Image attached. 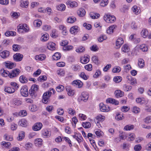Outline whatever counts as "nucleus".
<instances>
[{"label": "nucleus", "mask_w": 151, "mask_h": 151, "mask_svg": "<svg viewBox=\"0 0 151 151\" xmlns=\"http://www.w3.org/2000/svg\"><path fill=\"white\" fill-rule=\"evenodd\" d=\"M19 69H16L12 71L11 73L4 69L0 70V74L3 77H6L9 76L10 78H13L18 76L20 73Z\"/></svg>", "instance_id": "nucleus-1"}, {"label": "nucleus", "mask_w": 151, "mask_h": 151, "mask_svg": "<svg viewBox=\"0 0 151 151\" xmlns=\"http://www.w3.org/2000/svg\"><path fill=\"white\" fill-rule=\"evenodd\" d=\"M39 88L38 86L36 84L32 85L29 91L30 95L32 97H35L36 96V93Z\"/></svg>", "instance_id": "nucleus-2"}, {"label": "nucleus", "mask_w": 151, "mask_h": 151, "mask_svg": "<svg viewBox=\"0 0 151 151\" xmlns=\"http://www.w3.org/2000/svg\"><path fill=\"white\" fill-rule=\"evenodd\" d=\"M105 21L108 23H113L116 20L115 17L112 15H110L108 14L105 15L104 17Z\"/></svg>", "instance_id": "nucleus-3"}, {"label": "nucleus", "mask_w": 151, "mask_h": 151, "mask_svg": "<svg viewBox=\"0 0 151 151\" xmlns=\"http://www.w3.org/2000/svg\"><path fill=\"white\" fill-rule=\"evenodd\" d=\"M141 35L144 38H148L151 39V33H148V31L146 29H143L141 32Z\"/></svg>", "instance_id": "nucleus-4"}, {"label": "nucleus", "mask_w": 151, "mask_h": 151, "mask_svg": "<svg viewBox=\"0 0 151 151\" xmlns=\"http://www.w3.org/2000/svg\"><path fill=\"white\" fill-rule=\"evenodd\" d=\"M18 27V31L19 32L24 31L27 32L29 30V28L27 27V25L26 24H20Z\"/></svg>", "instance_id": "nucleus-5"}, {"label": "nucleus", "mask_w": 151, "mask_h": 151, "mask_svg": "<svg viewBox=\"0 0 151 151\" xmlns=\"http://www.w3.org/2000/svg\"><path fill=\"white\" fill-rule=\"evenodd\" d=\"M88 93L86 92H83L82 93L81 95L79 97V99L84 102H86L88 100Z\"/></svg>", "instance_id": "nucleus-6"}, {"label": "nucleus", "mask_w": 151, "mask_h": 151, "mask_svg": "<svg viewBox=\"0 0 151 151\" xmlns=\"http://www.w3.org/2000/svg\"><path fill=\"white\" fill-rule=\"evenodd\" d=\"M20 93L22 96L27 97L28 95L27 87L26 86H23L20 90Z\"/></svg>", "instance_id": "nucleus-7"}, {"label": "nucleus", "mask_w": 151, "mask_h": 151, "mask_svg": "<svg viewBox=\"0 0 151 151\" xmlns=\"http://www.w3.org/2000/svg\"><path fill=\"white\" fill-rule=\"evenodd\" d=\"M126 78L127 80V82L132 85H134L137 83L136 79L133 78H132L130 76H127Z\"/></svg>", "instance_id": "nucleus-8"}, {"label": "nucleus", "mask_w": 151, "mask_h": 151, "mask_svg": "<svg viewBox=\"0 0 151 151\" xmlns=\"http://www.w3.org/2000/svg\"><path fill=\"white\" fill-rule=\"evenodd\" d=\"M100 108L101 110L103 112H107L109 110V107L102 103L100 104Z\"/></svg>", "instance_id": "nucleus-9"}, {"label": "nucleus", "mask_w": 151, "mask_h": 151, "mask_svg": "<svg viewBox=\"0 0 151 151\" xmlns=\"http://www.w3.org/2000/svg\"><path fill=\"white\" fill-rule=\"evenodd\" d=\"M73 137L76 139L79 143L82 142L83 138L81 134L77 133H75V134L73 136Z\"/></svg>", "instance_id": "nucleus-10"}, {"label": "nucleus", "mask_w": 151, "mask_h": 151, "mask_svg": "<svg viewBox=\"0 0 151 151\" xmlns=\"http://www.w3.org/2000/svg\"><path fill=\"white\" fill-rule=\"evenodd\" d=\"M23 55L19 53H17L13 56L14 60L16 61H19L22 60Z\"/></svg>", "instance_id": "nucleus-11"}, {"label": "nucleus", "mask_w": 151, "mask_h": 151, "mask_svg": "<svg viewBox=\"0 0 151 151\" xmlns=\"http://www.w3.org/2000/svg\"><path fill=\"white\" fill-rule=\"evenodd\" d=\"M72 83L74 86H77L78 88H81L83 85V83L79 80H74L72 82Z\"/></svg>", "instance_id": "nucleus-12"}, {"label": "nucleus", "mask_w": 151, "mask_h": 151, "mask_svg": "<svg viewBox=\"0 0 151 151\" xmlns=\"http://www.w3.org/2000/svg\"><path fill=\"white\" fill-rule=\"evenodd\" d=\"M42 124L41 123H37L35 124L32 127L33 130L37 131L40 130L42 127Z\"/></svg>", "instance_id": "nucleus-13"}, {"label": "nucleus", "mask_w": 151, "mask_h": 151, "mask_svg": "<svg viewBox=\"0 0 151 151\" xmlns=\"http://www.w3.org/2000/svg\"><path fill=\"white\" fill-rule=\"evenodd\" d=\"M117 26L115 25H113L110 26L107 30V33L110 34L114 32V29L116 28Z\"/></svg>", "instance_id": "nucleus-14"}, {"label": "nucleus", "mask_w": 151, "mask_h": 151, "mask_svg": "<svg viewBox=\"0 0 151 151\" xmlns=\"http://www.w3.org/2000/svg\"><path fill=\"white\" fill-rule=\"evenodd\" d=\"M9 55V52L7 50H4L0 53V56L4 59L8 57Z\"/></svg>", "instance_id": "nucleus-15"}, {"label": "nucleus", "mask_w": 151, "mask_h": 151, "mask_svg": "<svg viewBox=\"0 0 151 151\" xmlns=\"http://www.w3.org/2000/svg\"><path fill=\"white\" fill-rule=\"evenodd\" d=\"M42 134L44 137L47 138L50 136L51 133L47 129H44L42 130Z\"/></svg>", "instance_id": "nucleus-16"}, {"label": "nucleus", "mask_w": 151, "mask_h": 151, "mask_svg": "<svg viewBox=\"0 0 151 151\" xmlns=\"http://www.w3.org/2000/svg\"><path fill=\"white\" fill-rule=\"evenodd\" d=\"M4 91L5 92L9 93H11L14 92L15 90L14 88L6 87L5 88Z\"/></svg>", "instance_id": "nucleus-17"}, {"label": "nucleus", "mask_w": 151, "mask_h": 151, "mask_svg": "<svg viewBox=\"0 0 151 151\" xmlns=\"http://www.w3.org/2000/svg\"><path fill=\"white\" fill-rule=\"evenodd\" d=\"M106 101L107 103H109L114 104L115 105H117L119 104L118 101L116 100L115 99L112 98H108L106 100Z\"/></svg>", "instance_id": "nucleus-18"}, {"label": "nucleus", "mask_w": 151, "mask_h": 151, "mask_svg": "<svg viewBox=\"0 0 151 151\" xmlns=\"http://www.w3.org/2000/svg\"><path fill=\"white\" fill-rule=\"evenodd\" d=\"M78 27L76 26H75L71 27L70 29V32L72 34H76L79 31Z\"/></svg>", "instance_id": "nucleus-19"}, {"label": "nucleus", "mask_w": 151, "mask_h": 151, "mask_svg": "<svg viewBox=\"0 0 151 151\" xmlns=\"http://www.w3.org/2000/svg\"><path fill=\"white\" fill-rule=\"evenodd\" d=\"M4 64L7 68L9 69H12L15 66V65L14 63L10 61L4 62Z\"/></svg>", "instance_id": "nucleus-20"}, {"label": "nucleus", "mask_w": 151, "mask_h": 151, "mask_svg": "<svg viewBox=\"0 0 151 151\" xmlns=\"http://www.w3.org/2000/svg\"><path fill=\"white\" fill-rule=\"evenodd\" d=\"M55 44L53 42H50L47 45V47L48 49L51 50H54L55 49Z\"/></svg>", "instance_id": "nucleus-21"}, {"label": "nucleus", "mask_w": 151, "mask_h": 151, "mask_svg": "<svg viewBox=\"0 0 151 151\" xmlns=\"http://www.w3.org/2000/svg\"><path fill=\"white\" fill-rule=\"evenodd\" d=\"M115 96L117 98L122 97L124 95V92L120 90H116L114 92Z\"/></svg>", "instance_id": "nucleus-22"}, {"label": "nucleus", "mask_w": 151, "mask_h": 151, "mask_svg": "<svg viewBox=\"0 0 151 151\" xmlns=\"http://www.w3.org/2000/svg\"><path fill=\"white\" fill-rule=\"evenodd\" d=\"M88 56V55H85L83 57L81 58L80 60L81 63L83 64L87 63L89 61V59Z\"/></svg>", "instance_id": "nucleus-23"}, {"label": "nucleus", "mask_w": 151, "mask_h": 151, "mask_svg": "<svg viewBox=\"0 0 151 151\" xmlns=\"http://www.w3.org/2000/svg\"><path fill=\"white\" fill-rule=\"evenodd\" d=\"M123 43L124 41L122 38H119L117 39L116 42V46L117 48H119Z\"/></svg>", "instance_id": "nucleus-24"}, {"label": "nucleus", "mask_w": 151, "mask_h": 151, "mask_svg": "<svg viewBox=\"0 0 151 151\" xmlns=\"http://www.w3.org/2000/svg\"><path fill=\"white\" fill-rule=\"evenodd\" d=\"M66 4L67 5H69L71 7H77L78 6L77 3L76 1H68Z\"/></svg>", "instance_id": "nucleus-25"}, {"label": "nucleus", "mask_w": 151, "mask_h": 151, "mask_svg": "<svg viewBox=\"0 0 151 151\" xmlns=\"http://www.w3.org/2000/svg\"><path fill=\"white\" fill-rule=\"evenodd\" d=\"M46 58L45 55L44 54H41L35 56V59L37 60H43Z\"/></svg>", "instance_id": "nucleus-26"}, {"label": "nucleus", "mask_w": 151, "mask_h": 151, "mask_svg": "<svg viewBox=\"0 0 151 151\" xmlns=\"http://www.w3.org/2000/svg\"><path fill=\"white\" fill-rule=\"evenodd\" d=\"M105 117L104 116H102L101 115H99L96 118V120H95V122L98 123L100 121H103L105 119Z\"/></svg>", "instance_id": "nucleus-27"}, {"label": "nucleus", "mask_w": 151, "mask_h": 151, "mask_svg": "<svg viewBox=\"0 0 151 151\" xmlns=\"http://www.w3.org/2000/svg\"><path fill=\"white\" fill-rule=\"evenodd\" d=\"M77 13L79 16L83 17L85 14V11L84 9L80 8L78 10Z\"/></svg>", "instance_id": "nucleus-28"}, {"label": "nucleus", "mask_w": 151, "mask_h": 151, "mask_svg": "<svg viewBox=\"0 0 151 151\" xmlns=\"http://www.w3.org/2000/svg\"><path fill=\"white\" fill-rule=\"evenodd\" d=\"M19 124L22 126L25 127L27 125V122L25 119H22L19 121Z\"/></svg>", "instance_id": "nucleus-29"}, {"label": "nucleus", "mask_w": 151, "mask_h": 151, "mask_svg": "<svg viewBox=\"0 0 151 151\" xmlns=\"http://www.w3.org/2000/svg\"><path fill=\"white\" fill-rule=\"evenodd\" d=\"M67 112L69 114L72 116H74L76 114L75 109L71 108H69L68 109Z\"/></svg>", "instance_id": "nucleus-30"}, {"label": "nucleus", "mask_w": 151, "mask_h": 151, "mask_svg": "<svg viewBox=\"0 0 151 151\" xmlns=\"http://www.w3.org/2000/svg\"><path fill=\"white\" fill-rule=\"evenodd\" d=\"M61 57L60 53L59 52H56L52 56V58L54 60H57L60 59Z\"/></svg>", "instance_id": "nucleus-31"}, {"label": "nucleus", "mask_w": 151, "mask_h": 151, "mask_svg": "<svg viewBox=\"0 0 151 151\" xmlns=\"http://www.w3.org/2000/svg\"><path fill=\"white\" fill-rule=\"evenodd\" d=\"M76 20V18L74 17H69L67 19V22L69 23H73Z\"/></svg>", "instance_id": "nucleus-32"}, {"label": "nucleus", "mask_w": 151, "mask_h": 151, "mask_svg": "<svg viewBox=\"0 0 151 151\" xmlns=\"http://www.w3.org/2000/svg\"><path fill=\"white\" fill-rule=\"evenodd\" d=\"M1 144L3 147L5 148H8L11 147V145L10 142L4 141L2 142Z\"/></svg>", "instance_id": "nucleus-33"}, {"label": "nucleus", "mask_w": 151, "mask_h": 151, "mask_svg": "<svg viewBox=\"0 0 151 151\" xmlns=\"http://www.w3.org/2000/svg\"><path fill=\"white\" fill-rule=\"evenodd\" d=\"M71 67L72 70L75 71H79L81 69V67L78 65H72Z\"/></svg>", "instance_id": "nucleus-34"}, {"label": "nucleus", "mask_w": 151, "mask_h": 151, "mask_svg": "<svg viewBox=\"0 0 151 151\" xmlns=\"http://www.w3.org/2000/svg\"><path fill=\"white\" fill-rule=\"evenodd\" d=\"M90 15L92 19L98 18L100 16V15L99 14L96 13L94 12L90 13Z\"/></svg>", "instance_id": "nucleus-35"}, {"label": "nucleus", "mask_w": 151, "mask_h": 151, "mask_svg": "<svg viewBox=\"0 0 151 151\" xmlns=\"http://www.w3.org/2000/svg\"><path fill=\"white\" fill-rule=\"evenodd\" d=\"M42 24V21L40 19L35 20L34 22V26L37 27H39Z\"/></svg>", "instance_id": "nucleus-36"}, {"label": "nucleus", "mask_w": 151, "mask_h": 151, "mask_svg": "<svg viewBox=\"0 0 151 151\" xmlns=\"http://www.w3.org/2000/svg\"><path fill=\"white\" fill-rule=\"evenodd\" d=\"M20 81L22 83H25L27 82L28 80L25 76L22 75L19 78Z\"/></svg>", "instance_id": "nucleus-37"}, {"label": "nucleus", "mask_w": 151, "mask_h": 151, "mask_svg": "<svg viewBox=\"0 0 151 151\" xmlns=\"http://www.w3.org/2000/svg\"><path fill=\"white\" fill-rule=\"evenodd\" d=\"M66 90L68 92V95L72 96L74 95V91L72 90L69 87H66Z\"/></svg>", "instance_id": "nucleus-38"}, {"label": "nucleus", "mask_w": 151, "mask_h": 151, "mask_svg": "<svg viewBox=\"0 0 151 151\" xmlns=\"http://www.w3.org/2000/svg\"><path fill=\"white\" fill-rule=\"evenodd\" d=\"M25 132L24 131H21L19 134V136L17 139L18 140H21L23 139L25 136Z\"/></svg>", "instance_id": "nucleus-39"}, {"label": "nucleus", "mask_w": 151, "mask_h": 151, "mask_svg": "<svg viewBox=\"0 0 151 151\" xmlns=\"http://www.w3.org/2000/svg\"><path fill=\"white\" fill-rule=\"evenodd\" d=\"M49 37V35L47 33H45L42 36L41 39L42 41H46L48 39Z\"/></svg>", "instance_id": "nucleus-40"}, {"label": "nucleus", "mask_w": 151, "mask_h": 151, "mask_svg": "<svg viewBox=\"0 0 151 151\" xmlns=\"http://www.w3.org/2000/svg\"><path fill=\"white\" fill-rule=\"evenodd\" d=\"M124 118V117L122 114L119 113H117L115 116V119L117 120H121Z\"/></svg>", "instance_id": "nucleus-41"}, {"label": "nucleus", "mask_w": 151, "mask_h": 151, "mask_svg": "<svg viewBox=\"0 0 151 151\" xmlns=\"http://www.w3.org/2000/svg\"><path fill=\"white\" fill-rule=\"evenodd\" d=\"M21 5L22 7L27 8L29 2L27 1L22 0L21 1Z\"/></svg>", "instance_id": "nucleus-42"}, {"label": "nucleus", "mask_w": 151, "mask_h": 151, "mask_svg": "<svg viewBox=\"0 0 151 151\" xmlns=\"http://www.w3.org/2000/svg\"><path fill=\"white\" fill-rule=\"evenodd\" d=\"M138 65L140 68H142L145 65L144 60L142 59H139L138 60Z\"/></svg>", "instance_id": "nucleus-43"}, {"label": "nucleus", "mask_w": 151, "mask_h": 151, "mask_svg": "<svg viewBox=\"0 0 151 151\" xmlns=\"http://www.w3.org/2000/svg\"><path fill=\"white\" fill-rule=\"evenodd\" d=\"M140 49L143 52H145L147 51L148 48L147 45L145 44H143L140 46Z\"/></svg>", "instance_id": "nucleus-44"}, {"label": "nucleus", "mask_w": 151, "mask_h": 151, "mask_svg": "<svg viewBox=\"0 0 151 151\" xmlns=\"http://www.w3.org/2000/svg\"><path fill=\"white\" fill-rule=\"evenodd\" d=\"M132 87L131 86H128L126 84H124L123 86V90L126 91H129L131 90Z\"/></svg>", "instance_id": "nucleus-45"}, {"label": "nucleus", "mask_w": 151, "mask_h": 151, "mask_svg": "<svg viewBox=\"0 0 151 151\" xmlns=\"http://www.w3.org/2000/svg\"><path fill=\"white\" fill-rule=\"evenodd\" d=\"M95 134L98 137L102 136L104 134L103 132L100 129H98L95 131Z\"/></svg>", "instance_id": "nucleus-46"}, {"label": "nucleus", "mask_w": 151, "mask_h": 151, "mask_svg": "<svg viewBox=\"0 0 151 151\" xmlns=\"http://www.w3.org/2000/svg\"><path fill=\"white\" fill-rule=\"evenodd\" d=\"M121 68L119 66H115L114 68L112 70V71L114 73H118L120 71Z\"/></svg>", "instance_id": "nucleus-47"}, {"label": "nucleus", "mask_w": 151, "mask_h": 151, "mask_svg": "<svg viewBox=\"0 0 151 151\" xmlns=\"http://www.w3.org/2000/svg\"><path fill=\"white\" fill-rule=\"evenodd\" d=\"M122 51L124 52H127L129 51V48L128 46L126 45H124L122 49Z\"/></svg>", "instance_id": "nucleus-48"}, {"label": "nucleus", "mask_w": 151, "mask_h": 151, "mask_svg": "<svg viewBox=\"0 0 151 151\" xmlns=\"http://www.w3.org/2000/svg\"><path fill=\"white\" fill-rule=\"evenodd\" d=\"M65 6L63 4H61L57 7V9L60 11H63L65 9Z\"/></svg>", "instance_id": "nucleus-49"}, {"label": "nucleus", "mask_w": 151, "mask_h": 151, "mask_svg": "<svg viewBox=\"0 0 151 151\" xmlns=\"http://www.w3.org/2000/svg\"><path fill=\"white\" fill-rule=\"evenodd\" d=\"M85 48L82 46H80L77 48L76 50V51L78 53H81L83 52L85 50Z\"/></svg>", "instance_id": "nucleus-50"}, {"label": "nucleus", "mask_w": 151, "mask_h": 151, "mask_svg": "<svg viewBox=\"0 0 151 151\" xmlns=\"http://www.w3.org/2000/svg\"><path fill=\"white\" fill-rule=\"evenodd\" d=\"M16 32L12 31H7L5 33V35L6 36H14L15 35Z\"/></svg>", "instance_id": "nucleus-51"}, {"label": "nucleus", "mask_w": 151, "mask_h": 151, "mask_svg": "<svg viewBox=\"0 0 151 151\" xmlns=\"http://www.w3.org/2000/svg\"><path fill=\"white\" fill-rule=\"evenodd\" d=\"M92 61L96 65L99 64V60L98 57L96 56H93L91 58Z\"/></svg>", "instance_id": "nucleus-52"}, {"label": "nucleus", "mask_w": 151, "mask_h": 151, "mask_svg": "<svg viewBox=\"0 0 151 151\" xmlns=\"http://www.w3.org/2000/svg\"><path fill=\"white\" fill-rule=\"evenodd\" d=\"M83 126L86 128H90L91 126V123L89 122H86V123H83L82 124Z\"/></svg>", "instance_id": "nucleus-53"}, {"label": "nucleus", "mask_w": 151, "mask_h": 151, "mask_svg": "<svg viewBox=\"0 0 151 151\" xmlns=\"http://www.w3.org/2000/svg\"><path fill=\"white\" fill-rule=\"evenodd\" d=\"M64 89V87L62 85H59L56 88V90L58 92H60Z\"/></svg>", "instance_id": "nucleus-54"}, {"label": "nucleus", "mask_w": 151, "mask_h": 151, "mask_svg": "<svg viewBox=\"0 0 151 151\" xmlns=\"http://www.w3.org/2000/svg\"><path fill=\"white\" fill-rule=\"evenodd\" d=\"M47 79L46 76H40L37 78V80L40 81H46Z\"/></svg>", "instance_id": "nucleus-55"}, {"label": "nucleus", "mask_w": 151, "mask_h": 151, "mask_svg": "<svg viewBox=\"0 0 151 151\" xmlns=\"http://www.w3.org/2000/svg\"><path fill=\"white\" fill-rule=\"evenodd\" d=\"M73 48V46L72 45H68L64 46L63 47V49L64 50L69 51L72 50Z\"/></svg>", "instance_id": "nucleus-56"}, {"label": "nucleus", "mask_w": 151, "mask_h": 151, "mask_svg": "<svg viewBox=\"0 0 151 151\" xmlns=\"http://www.w3.org/2000/svg\"><path fill=\"white\" fill-rule=\"evenodd\" d=\"M122 80V78L120 76H116L114 77V81L116 83H119Z\"/></svg>", "instance_id": "nucleus-57"}, {"label": "nucleus", "mask_w": 151, "mask_h": 151, "mask_svg": "<svg viewBox=\"0 0 151 151\" xmlns=\"http://www.w3.org/2000/svg\"><path fill=\"white\" fill-rule=\"evenodd\" d=\"M134 127L132 125H127L124 128V129L126 130H130L134 128Z\"/></svg>", "instance_id": "nucleus-58"}, {"label": "nucleus", "mask_w": 151, "mask_h": 151, "mask_svg": "<svg viewBox=\"0 0 151 151\" xmlns=\"http://www.w3.org/2000/svg\"><path fill=\"white\" fill-rule=\"evenodd\" d=\"M135 137V135L133 133H131L129 134L128 140V141H132L134 140Z\"/></svg>", "instance_id": "nucleus-59"}, {"label": "nucleus", "mask_w": 151, "mask_h": 151, "mask_svg": "<svg viewBox=\"0 0 151 151\" xmlns=\"http://www.w3.org/2000/svg\"><path fill=\"white\" fill-rule=\"evenodd\" d=\"M85 68L88 71H90L92 70V66L91 64H88L85 65Z\"/></svg>", "instance_id": "nucleus-60"}, {"label": "nucleus", "mask_w": 151, "mask_h": 151, "mask_svg": "<svg viewBox=\"0 0 151 151\" xmlns=\"http://www.w3.org/2000/svg\"><path fill=\"white\" fill-rule=\"evenodd\" d=\"M108 3V0H102L100 4L101 6L104 7L106 6Z\"/></svg>", "instance_id": "nucleus-61"}, {"label": "nucleus", "mask_w": 151, "mask_h": 151, "mask_svg": "<svg viewBox=\"0 0 151 151\" xmlns=\"http://www.w3.org/2000/svg\"><path fill=\"white\" fill-rule=\"evenodd\" d=\"M32 144L30 142H27L25 145V147L27 150H28L32 147Z\"/></svg>", "instance_id": "nucleus-62"}, {"label": "nucleus", "mask_w": 151, "mask_h": 151, "mask_svg": "<svg viewBox=\"0 0 151 151\" xmlns=\"http://www.w3.org/2000/svg\"><path fill=\"white\" fill-rule=\"evenodd\" d=\"M128 6L127 5H124L120 9V11L123 12H125V11L128 9Z\"/></svg>", "instance_id": "nucleus-63"}, {"label": "nucleus", "mask_w": 151, "mask_h": 151, "mask_svg": "<svg viewBox=\"0 0 151 151\" xmlns=\"http://www.w3.org/2000/svg\"><path fill=\"white\" fill-rule=\"evenodd\" d=\"M42 140L41 139L38 138L36 139L35 140V144L37 145L38 146L41 145H42Z\"/></svg>", "instance_id": "nucleus-64"}]
</instances>
